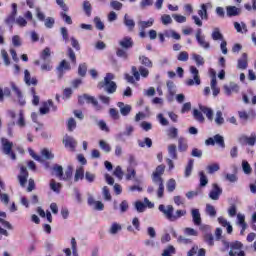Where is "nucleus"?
<instances>
[{
	"instance_id": "1",
	"label": "nucleus",
	"mask_w": 256,
	"mask_h": 256,
	"mask_svg": "<svg viewBox=\"0 0 256 256\" xmlns=\"http://www.w3.org/2000/svg\"><path fill=\"white\" fill-rule=\"evenodd\" d=\"M158 211H160V213H163L164 217H166L168 219V221H177L178 219H181V217H185V215H187V210L183 209H178L176 210L175 214H173V211H175V208L173 207V205H163L160 204L158 206Z\"/></svg>"
},
{
	"instance_id": "2",
	"label": "nucleus",
	"mask_w": 256,
	"mask_h": 256,
	"mask_svg": "<svg viewBox=\"0 0 256 256\" xmlns=\"http://www.w3.org/2000/svg\"><path fill=\"white\" fill-rule=\"evenodd\" d=\"M113 79H115V74L107 73L104 81L98 83V89H104L105 93L113 95V93L117 92V83Z\"/></svg>"
},
{
	"instance_id": "3",
	"label": "nucleus",
	"mask_w": 256,
	"mask_h": 256,
	"mask_svg": "<svg viewBox=\"0 0 256 256\" xmlns=\"http://www.w3.org/2000/svg\"><path fill=\"white\" fill-rule=\"evenodd\" d=\"M1 145L4 155H8L12 161H15L17 159V155H15L13 152V142L9 141L7 138H2Z\"/></svg>"
},
{
	"instance_id": "4",
	"label": "nucleus",
	"mask_w": 256,
	"mask_h": 256,
	"mask_svg": "<svg viewBox=\"0 0 256 256\" xmlns=\"http://www.w3.org/2000/svg\"><path fill=\"white\" fill-rule=\"evenodd\" d=\"M189 71L193 75V79L189 78L186 80V85L188 87H193V85H201V77L199 76V69L195 66H190Z\"/></svg>"
},
{
	"instance_id": "5",
	"label": "nucleus",
	"mask_w": 256,
	"mask_h": 256,
	"mask_svg": "<svg viewBox=\"0 0 256 256\" xmlns=\"http://www.w3.org/2000/svg\"><path fill=\"white\" fill-rule=\"evenodd\" d=\"M131 73L136 81H141V77H143L144 79H147V77H149V69L144 66H140L138 70L137 67L132 66Z\"/></svg>"
},
{
	"instance_id": "6",
	"label": "nucleus",
	"mask_w": 256,
	"mask_h": 256,
	"mask_svg": "<svg viewBox=\"0 0 256 256\" xmlns=\"http://www.w3.org/2000/svg\"><path fill=\"white\" fill-rule=\"evenodd\" d=\"M85 102L91 103L95 107L96 111H101L102 109L101 105H99V102L97 99H95V97L89 96L88 94H84L78 97V103L80 105H85Z\"/></svg>"
},
{
	"instance_id": "7",
	"label": "nucleus",
	"mask_w": 256,
	"mask_h": 256,
	"mask_svg": "<svg viewBox=\"0 0 256 256\" xmlns=\"http://www.w3.org/2000/svg\"><path fill=\"white\" fill-rule=\"evenodd\" d=\"M36 17L39 21H45L44 25L47 29H53L55 25V19L52 17H48L45 19V14L41 11V8L36 7Z\"/></svg>"
},
{
	"instance_id": "8",
	"label": "nucleus",
	"mask_w": 256,
	"mask_h": 256,
	"mask_svg": "<svg viewBox=\"0 0 256 256\" xmlns=\"http://www.w3.org/2000/svg\"><path fill=\"white\" fill-rule=\"evenodd\" d=\"M223 195V189L219 187V184H212V189L209 192V199L212 201H219V197Z\"/></svg>"
},
{
	"instance_id": "9",
	"label": "nucleus",
	"mask_w": 256,
	"mask_h": 256,
	"mask_svg": "<svg viewBox=\"0 0 256 256\" xmlns=\"http://www.w3.org/2000/svg\"><path fill=\"white\" fill-rule=\"evenodd\" d=\"M195 37L197 43L200 45V47H202V49H211V44L205 40V36L201 35V29L197 30Z\"/></svg>"
},
{
	"instance_id": "10",
	"label": "nucleus",
	"mask_w": 256,
	"mask_h": 256,
	"mask_svg": "<svg viewBox=\"0 0 256 256\" xmlns=\"http://www.w3.org/2000/svg\"><path fill=\"white\" fill-rule=\"evenodd\" d=\"M241 249H243V243L239 241L230 243L229 256H239V253L243 252Z\"/></svg>"
},
{
	"instance_id": "11",
	"label": "nucleus",
	"mask_w": 256,
	"mask_h": 256,
	"mask_svg": "<svg viewBox=\"0 0 256 256\" xmlns=\"http://www.w3.org/2000/svg\"><path fill=\"white\" fill-rule=\"evenodd\" d=\"M17 178L20 183V187H25V185H27V179H29V172L27 171V167L21 166L20 174Z\"/></svg>"
},
{
	"instance_id": "12",
	"label": "nucleus",
	"mask_w": 256,
	"mask_h": 256,
	"mask_svg": "<svg viewBox=\"0 0 256 256\" xmlns=\"http://www.w3.org/2000/svg\"><path fill=\"white\" fill-rule=\"evenodd\" d=\"M62 143L67 149H70V151H75V149L77 148V140L69 135H66L63 138Z\"/></svg>"
},
{
	"instance_id": "13",
	"label": "nucleus",
	"mask_w": 256,
	"mask_h": 256,
	"mask_svg": "<svg viewBox=\"0 0 256 256\" xmlns=\"http://www.w3.org/2000/svg\"><path fill=\"white\" fill-rule=\"evenodd\" d=\"M165 173V165L161 164L157 166L156 170L152 174V181L153 183H157V181H163L161 175Z\"/></svg>"
},
{
	"instance_id": "14",
	"label": "nucleus",
	"mask_w": 256,
	"mask_h": 256,
	"mask_svg": "<svg viewBox=\"0 0 256 256\" xmlns=\"http://www.w3.org/2000/svg\"><path fill=\"white\" fill-rule=\"evenodd\" d=\"M192 217V223L196 226H200L203 223V219L201 218V212L197 208H193L190 211Z\"/></svg>"
},
{
	"instance_id": "15",
	"label": "nucleus",
	"mask_w": 256,
	"mask_h": 256,
	"mask_svg": "<svg viewBox=\"0 0 256 256\" xmlns=\"http://www.w3.org/2000/svg\"><path fill=\"white\" fill-rule=\"evenodd\" d=\"M118 45L120 46L121 49L129 50L133 48V45H134L133 39L129 36H126L121 40H119Z\"/></svg>"
},
{
	"instance_id": "16",
	"label": "nucleus",
	"mask_w": 256,
	"mask_h": 256,
	"mask_svg": "<svg viewBox=\"0 0 256 256\" xmlns=\"http://www.w3.org/2000/svg\"><path fill=\"white\" fill-rule=\"evenodd\" d=\"M240 143H245V145H248L249 147H255L256 135L255 134H251L250 136L243 135L240 137Z\"/></svg>"
},
{
	"instance_id": "17",
	"label": "nucleus",
	"mask_w": 256,
	"mask_h": 256,
	"mask_svg": "<svg viewBox=\"0 0 256 256\" xmlns=\"http://www.w3.org/2000/svg\"><path fill=\"white\" fill-rule=\"evenodd\" d=\"M24 82L28 85V87H31V85L35 87L38 83L37 78L31 77V72H29L27 69L24 71Z\"/></svg>"
},
{
	"instance_id": "18",
	"label": "nucleus",
	"mask_w": 256,
	"mask_h": 256,
	"mask_svg": "<svg viewBox=\"0 0 256 256\" xmlns=\"http://www.w3.org/2000/svg\"><path fill=\"white\" fill-rule=\"evenodd\" d=\"M117 107L119 108L120 113L123 117H127V115H129L133 109L131 105L125 104L123 102H118Z\"/></svg>"
},
{
	"instance_id": "19",
	"label": "nucleus",
	"mask_w": 256,
	"mask_h": 256,
	"mask_svg": "<svg viewBox=\"0 0 256 256\" xmlns=\"http://www.w3.org/2000/svg\"><path fill=\"white\" fill-rule=\"evenodd\" d=\"M133 131H135V128L131 125L126 126V129L124 132H120L119 134H117V139L118 141H125V139L123 137H131V135H133Z\"/></svg>"
},
{
	"instance_id": "20",
	"label": "nucleus",
	"mask_w": 256,
	"mask_h": 256,
	"mask_svg": "<svg viewBox=\"0 0 256 256\" xmlns=\"http://www.w3.org/2000/svg\"><path fill=\"white\" fill-rule=\"evenodd\" d=\"M49 107H52L53 111H57V106L53 105V100H48L43 103V107H40V115H47Z\"/></svg>"
},
{
	"instance_id": "21",
	"label": "nucleus",
	"mask_w": 256,
	"mask_h": 256,
	"mask_svg": "<svg viewBox=\"0 0 256 256\" xmlns=\"http://www.w3.org/2000/svg\"><path fill=\"white\" fill-rule=\"evenodd\" d=\"M248 65L249 63H248L247 53H243L241 58L238 59L237 69H241L242 71H245Z\"/></svg>"
},
{
	"instance_id": "22",
	"label": "nucleus",
	"mask_w": 256,
	"mask_h": 256,
	"mask_svg": "<svg viewBox=\"0 0 256 256\" xmlns=\"http://www.w3.org/2000/svg\"><path fill=\"white\" fill-rule=\"evenodd\" d=\"M239 85L235 84V82H231L229 85H224V93L226 95H231V93H238Z\"/></svg>"
},
{
	"instance_id": "23",
	"label": "nucleus",
	"mask_w": 256,
	"mask_h": 256,
	"mask_svg": "<svg viewBox=\"0 0 256 256\" xmlns=\"http://www.w3.org/2000/svg\"><path fill=\"white\" fill-rule=\"evenodd\" d=\"M226 15L227 17H237L241 15V9L237 8L236 6H227Z\"/></svg>"
},
{
	"instance_id": "24",
	"label": "nucleus",
	"mask_w": 256,
	"mask_h": 256,
	"mask_svg": "<svg viewBox=\"0 0 256 256\" xmlns=\"http://www.w3.org/2000/svg\"><path fill=\"white\" fill-rule=\"evenodd\" d=\"M123 23L125 27H127L128 31H133L135 29V20H133L128 14L124 15Z\"/></svg>"
},
{
	"instance_id": "25",
	"label": "nucleus",
	"mask_w": 256,
	"mask_h": 256,
	"mask_svg": "<svg viewBox=\"0 0 256 256\" xmlns=\"http://www.w3.org/2000/svg\"><path fill=\"white\" fill-rule=\"evenodd\" d=\"M211 38L213 41H225V37L223 33H221V29L219 27H215L211 33Z\"/></svg>"
},
{
	"instance_id": "26",
	"label": "nucleus",
	"mask_w": 256,
	"mask_h": 256,
	"mask_svg": "<svg viewBox=\"0 0 256 256\" xmlns=\"http://www.w3.org/2000/svg\"><path fill=\"white\" fill-rule=\"evenodd\" d=\"M10 86L12 91L17 95L20 105H25V100H23V93L21 92V90H19V87H17L14 82H11Z\"/></svg>"
},
{
	"instance_id": "27",
	"label": "nucleus",
	"mask_w": 256,
	"mask_h": 256,
	"mask_svg": "<svg viewBox=\"0 0 256 256\" xmlns=\"http://www.w3.org/2000/svg\"><path fill=\"white\" fill-rule=\"evenodd\" d=\"M218 223L222 227H226V231L229 235H231L233 233V226H231V223H229V221H227V219H225L224 217H218Z\"/></svg>"
},
{
	"instance_id": "28",
	"label": "nucleus",
	"mask_w": 256,
	"mask_h": 256,
	"mask_svg": "<svg viewBox=\"0 0 256 256\" xmlns=\"http://www.w3.org/2000/svg\"><path fill=\"white\" fill-rule=\"evenodd\" d=\"M199 109L207 117L208 121H213V109L203 105H199Z\"/></svg>"
},
{
	"instance_id": "29",
	"label": "nucleus",
	"mask_w": 256,
	"mask_h": 256,
	"mask_svg": "<svg viewBox=\"0 0 256 256\" xmlns=\"http://www.w3.org/2000/svg\"><path fill=\"white\" fill-rule=\"evenodd\" d=\"M210 87L213 92V97H217V95H219V93H220V89H219V87H217V76L215 75V73L212 75Z\"/></svg>"
},
{
	"instance_id": "30",
	"label": "nucleus",
	"mask_w": 256,
	"mask_h": 256,
	"mask_svg": "<svg viewBox=\"0 0 256 256\" xmlns=\"http://www.w3.org/2000/svg\"><path fill=\"white\" fill-rule=\"evenodd\" d=\"M40 59L44 61V63H51V48L46 47L40 54Z\"/></svg>"
},
{
	"instance_id": "31",
	"label": "nucleus",
	"mask_w": 256,
	"mask_h": 256,
	"mask_svg": "<svg viewBox=\"0 0 256 256\" xmlns=\"http://www.w3.org/2000/svg\"><path fill=\"white\" fill-rule=\"evenodd\" d=\"M153 23H155V20L153 18H150L148 21H139L138 26L140 31H145V29L153 27Z\"/></svg>"
},
{
	"instance_id": "32",
	"label": "nucleus",
	"mask_w": 256,
	"mask_h": 256,
	"mask_svg": "<svg viewBox=\"0 0 256 256\" xmlns=\"http://www.w3.org/2000/svg\"><path fill=\"white\" fill-rule=\"evenodd\" d=\"M156 185H158V190H157V197L158 199H163L164 193H165V184L163 180L157 181V183H155Z\"/></svg>"
},
{
	"instance_id": "33",
	"label": "nucleus",
	"mask_w": 256,
	"mask_h": 256,
	"mask_svg": "<svg viewBox=\"0 0 256 256\" xmlns=\"http://www.w3.org/2000/svg\"><path fill=\"white\" fill-rule=\"evenodd\" d=\"M121 229H123V227L121 226V224L117 223V222H113L108 230V232L110 233V235H117V233H119V231H121Z\"/></svg>"
},
{
	"instance_id": "34",
	"label": "nucleus",
	"mask_w": 256,
	"mask_h": 256,
	"mask_svg": "<svg viewBox=\"0 0 256 256\" xmlns=\"http://www.w3.org/2000/svg\"><path fill=\"white\" fill-rule=\"evenodd\" d=\"M192 115L198 123H205V116H203V112L201 110L199 111L194 109Z\"/></svg>"
},
{
	"instance_id": "35",
	"label": "nucleus",
	"mask_w": 256,
	"mask_h": 256,
	"mask_svg": "<svg viewBox=\"0 0 256 256\" xmlns=\"http://www.w3.org/2000/svg\"><path fill=\"white\" fill-rule=\"evenodd\" d=\"M234 28L236 29L237 33H247V24L245 22H234Z\"/></svg>"
},
{
	"instance_id": "36",
	"label": "nucleus",
	"mask_w": 256,
	"mask_h": 256,
	"mask_svg": "<svg viewBox=\"0 0 256 256\" xmlns=\"http://www.w3.org/2000/svg\"><path fill=\"white\" fill-rule=\"evenodd\" d=\"M198 15L202 20L207 21L209 19V14L207 13V5L202 4L201 9L198 11Z\"/></svg>"
},
{
	"instance_id": "37",
	"label": "nucleus",
	"mask_w": 256,
	"mask_h": 256,
	"mask_svg": "<svg viewBox=\"0 0 256 256\" xmlns=\"http://www.w3.org/2000/svg\"><path fill=\"white\" fill-rule=\"evenodd\" d=\"M203 240L210 247H213V245H215V242H214L215 238L213 237V234L211 232L203 234Z\"/></svg>"
},
{
	"instance_id": "38",
	"label": "nucleus",
	"mask_w": 256,
	"mask_h": 256,
	"mask_svg": "<svg viewBox=\"0 0 256 256\" xmlns=\"http://www.w3.org/2000/svg\"><path fill=\"white\" fill-rule=\"evenodd\" d=\"M127 51L128 50L125 48H117L116 55L117 57L124 59V61H127V59H129V53Z\"/></svg>"
},
{
	"instance_id": "39",
	"label": "nucleus",
	"mask_w": 256,
	"mask_h": 256,
	"mask_svg": "<svg viewBox=\"0 0 256 256\" xmlns=\"http://www.w3.org/2000/svg\"><path fill=\"white\" fill-rule=\"evenodd\" d=\"M139 61L141 65H144V67H148V69H151L153 67V61L149 59L147 56H140Z\"/></svg>"
},
{
	"instance_id": "40",
	"label": "nucleus",
	"mask_w": 256,
	"mask_h": 256,
	"mask_svg": "<svg viewBox=\"0 0 256 256\" xmlns=\"http://www.w3.org/2000/svg\"><path fill=\"white\" fill-rule=\"evenodd\" d=\"M192 59L193 61H195L197 67H201L203 65H205V58H203V56L199 55V54H192Z\"/></svg>"
},
{
	"instance_id": "41",
	"label": "nucleus",
	"mask_w": 256,
	"mask_h": 256,
	"mask_svg": "<svg viewBox=\"0 0 256 256\" xmlns=\"http://www.w3.org/2000/svg\"><path fill=\"white\" fill-rule=\"evenodd\" d=\"M189 146L187 145V141L185 140V138H179L178 139V150L181 153H185V151H187V148Z\"/></svg>"
},
{
	"instance_id": "42",
	"label": "nucleus",
	"mask_w": 256,
	"mask_h": 256,
	"mask_svg": "<svg viewBox=\"0 0 256 256\" xmlns=\"http://www.w3.org/2000/svg\"><path fill=\"white\" fill-rule=\"evenodd\" d=\"M52 170L54 171L56 177H58V179L62 180L63 179V166L59 165V164H55L52 168Z\"/></svg>"
},
{
	"instance_id": "43",
	"label": "nucleus",
	"mask_w": 256,
	"mask_h": 256,
	"mask_svg": "<svg viewBox=\"0 0 256 256\" xmlns=\"http://www.w3.org/2000/svg\"><path fill=\"white\" fill-rule=\"evenodd\" d=\"M166 187L169 193H173V191H175V189L177 188V182L175 181V179L171 178L167 181Z\"/></svg>"
},
{
	"instance_id": "44",
	"label": "nucleus",
	"mask_w": 256,
	"mask_h": 256,
	"mask_svg": "<svg viewBox=\"0 0 256 256\" xmlns=\"http://www.w3.org/2000/svg\"><path fill=\"white\" fill-rule=\"evenodd\" d=\"M194 163H195V160H193V159H190L188 161V164H187V166L185 168V173H184L185 177H191V173L193 171Z\"/></svg>"
},
{
	"instance_id": "45",
	"label": "nucleus",
	"mask_w": 256,
	"mask_h": 256,
	"mask_svg": "<svg viewBox=\"0 0 256 256\" xmlns=\"http://www.w3.org/2000/svg\"><path fill=\"white\" fill-rule=\"evenodd\" d=\"M219 145L222 149H225V139L220 134L214 136V144Z\"/></svg>"
},
{
	"instance_id": "46",
	"label": "nucleus",
	"mask_w": 256,
	"mask_h": 256,
	"mask_svg": "<svg viewBox=\"0 0 256 256\" xmlns=\"http://www.w3.org/2000/svg\"><path fill=\"white\" fill-rule=\"evenodd\" d=\"M216 125L221 126L225 123V118H223V112L221 110H218L216 112V117L214 119Z\"/></svg>"
},
{
	"instance_id": "47",
	"label": "nucleus",
	"mask_w": 256,
	"mask_h": 256,
	"mask_svg": "<svg viewBox=\"0 0 256 256\" xmlns=\"http://www.w3.org/2000/svg\"><path fill=\"white\" fill-rule=\"evenodd\" d=\"M206 213L209 217L215 218L217 217V210H215V206L211 204L206 205Z\"/></svg>"
},
{
	"instance_id": "48",
	"label": "nucleus",
	"mask_w": 256,
	"mask_h": 256,
	"mask_svg": "<svg viewBox=\"0 0 256 256\" xmlns=\"http://www.w3.org/2000/svg\"><path fill=\"white\" fill-rule=\"evenodd\" d=\"M206 169L210 175H213V173H217L221 169V166L218 163H213L208 165Z\"/></svg>"
},
{
	"instance_id": "49",
	"label": "nucleus",
	"mask_w": 256,
	"mask_h": 256,
	"mask_svg": "<svg viewBox=\"0 0 256 256\" xmlns=\"http://www.w3.org/2000/svg\"><path fill=\"white\" fill-rule=\"evenodd\" d=\"M242 171L245 173V175H251L253 169L251 168V165L247 160L242 161Z\"/></svg>"
},
{
	"instance_id": "50",
	"label": "nucleus",
	"mask_w": 256,
	"mask_h": 256,
	"mask_svg": "<svg viewBox=\"0 0 256 256\" xmlns=\"http://www.w3.org/2000/svg\"><path fill=\"white\" fill-rule=\"evenodd\" d=\"M58 71H70L71 70V64H69V62H67V60H62L59 64V66L57 67Z\"/></svg>"
},
{
	"instance_id": "51",
	"label": "nucleus",
	"mask_w": 256,
	"mask_h": 256,
	"mask_svg": "<svg viewBox=\"0 0 256 256\" xmlns=\"http://www.w3.org/2000/svg\"><path fill=\"white\" fill-rule=\"evenodd\" d=\"M73 177V167L68 166L65 170L64 175H62V181H69Z\"/></svg>"
},
{
	"instance_id": "52",
	"label": "nucleus",
	"mask_w": 256,
	"mask_h": 256,
	"mask_svg": "<svg viewBox=\"0 0 256 256\" xmlns=\"http://www.w3.org/2000/svg\"><path fill=\"white\" fill-rule=\"evenodd\" d=\"M138 145L139 147H148V149H150V147H153V141L151 140V138H144V141L142 140H138Z\"/></svg>"
},
{
	"instance_id": "53",
	"label": "nucleus",
	"mask_w": 256,
	"mask_h": 256,
	"mask_svg": "<svg viewBox=\"0 0 256 256\" xmlns=\"http://www.w3.org/2000/svg\"><path fill=\"white\" fill-rule=\"evenodd\" d=\"M168 154L171 159H177V146L175 144H171L168 146Z\"/></svg>"
},
{
	"instance_id": "54",
	"label": "nucleus",
	"mask_w": 256,
	"mask_h": 256,
	"mask_svg": "<svg viewBox=\"0 0 256 256\" xmlns=\"http://www.w3.org/2000/svg\"><path fill=\"white\" fill-rule=\"evenodd\" d=\"M84 177H85V170L83 169V167L76 169V173L74 176L75 183H77V181H79V179H83Z\"/></svg>"
},
{
	"instance_id": "55",
	"label": "nucleus",
	"mask_w": 256,
	"mask_h": 256,
	"mask_svg": "<svg viewBox=\"0 0 256 256\" xmlns=\"http://www.w3.org/2000/svg\"><path fill=\"white\" fill-rule=\"evenodd\" d=\"M99 147L104 153H111V145L104 140L99 141Z\"/></svg>"
},
{
	"instance_id": "56",
	"label": "nucleus",
	"mask_w": 256,
	"mask_h": 256,
	"mask_svg": "<svg viewBox=\"0 0 256 256\" xmlns=\"http://www.w3.org/2000/svg\"><path fill=\"white\" fill-rule=\"evenodd\" d=\"M110 7L114 9V11H121L123 9V3L117 1V0H111L110 1Z\"/></svg>"
},
{
	"instance_id": "57",
	"label": "nucleus",
	"mask_w": 256,
	"mask_h": 256,
	"mask_svg": "<svg viewBox=\"0 0 256 256\" xmlns=\"http://www.w3.org/2000/svg\"><path fill=\"white\" fill-rule=\"evenodd\" d=\"M200 177V187H207V184L209 183V179L205 175V172L201 171L199 172Z\"/></svg>"
},
{
	"instance_id": "58",
	"label": "nucleus",
	"mask_w": 256,
	"mask_h": 256,
	"mask_svg": "<svg viewBox=\"0 0 256 256\" xmlns=\"http://www.w3.org/2000/svg\"><path fill=\"white\" fill-rule=\"evenodd\" d=\"M41 155H42V157H44V159H48V160H51V159L55 158V155L53 154V152H51V150H49L47 148H44L41 151Z\"/></svg>"
},
{
	"instance_id": "59",
	"label": "nucleus",
	"mask_w": 256,
	"mask_h": 256,
	"mask_svg": "<svg viewBox=\"0 0 256 256\" xmlns=\"http://www.w3.org/2000/svg\"><path fill=\"white\" fill-rule=\"evenodd\" d=\"M167 135L170 139H177V135H179V130L175 127H171L168 129Z\"/></svg>"
},
{
	"instance_id": "60",
	"label": "nucleus",
	"mask_w": 256,
	"mask_h": 256,
	"mask_svg": "<svg viewBox=\"0 0 256 256\" xmlns=\"http://www.w3.org/2000/svg\"><path fill=\"white\" fill-rule=\"evenodd\" d=\"M50 189L55 193H59L61 191V183H57L55 180L50 181Z\"/></svg>"
},
{
	"instance_id": "61",
	"label": "nucleus",
	"mask_w": 256,
	"mask_h": 256,
	"mask_svg": "<svg viewBox=\"0 0 256 256\" xmlns=\"http://www.w3.org/2000/svg\"><path fill=\"white\" fill-rule=\"evenodd\" d=\"M237 219H238V225L240 227H243V230L247 229V223L245 222V215L244 214H237Z\"/></svg>"
},
{
	"instance_id": "62",
	"label": "nucleus",
	"mask_w": 256,
	"mask_h": 256,
	"mask_svg": "<svg viewBox=\"0 0 256 256\" xmlns=\"http://www.w3.org/2000/svg\"><path fill=\"white\" fill-rule=\"evenodd\" d=\"M136 175H137V172L133 168L131 167L127 168V174H126L127 181H131L132 179H135Z\"/></svg>"
},
{
	"instance_id": "63",
	"label": "nucleus",
	"mask_w": 256,
	"mask_h": 256,
	"mask_svg": "<svg viewBox=\"0 0 256 256\" xmlns=\"http://www.w3.org/2000/svg\"><path fill=\"white\" fill-rule=\"evenodd\" d=\"M134 207L138 213H144V211L146 209L145 203H143L141 201H136L134 204Z\"/></svg>"
},
{
	"instance_id": "64",
	"label": "nucleus",
	"mask_w": 256,
	"mask_h": 256,
	"mask_svg": "<svg viewBox=\"0 0 256 256\" xmlns=\"http://www.w3.org/2000/svg\"><path fill=\"white\" fill-rule=\"evenodd\" d=\"M171 255H175V247L170 245L166 249H164L162 256H171Z\"/></svg>"
}]
</instances>
